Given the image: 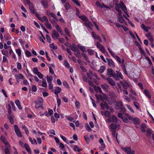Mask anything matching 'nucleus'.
<instances>
[{
  "instance_id": "nucleus-1",
  "label": "nucleus",
  "mask_w": 154,
  "mask_h": 154,
  "mask_svg": "<svg viewBox=\"0 0 154 154\" xmlns=\"http://www.w3.org/2000/svg\"><path fill=\"white\" fill-rule=\"evenodd\" d=\"M116 73H114L113 77L116 80H119L120 79H123V76L122 75L121 73L119 71L116 70Z\"/></svg>"
},
{
  "instance_id": "nucleus-2",
  "label": "nucleus",
  "mask_w": 154,
  "mask_h": 154,
  "mask_svg": "<svg viewBox=\"0 0 154 154\" xmlns=\"http://www.w3.org/2000/svg\"><path fill=\"white\" fill-rule=\"evenodd\" d=\"M121 148L123 151L126 152L128 154H134L135 153V151L134 150L131 151V148L130 147H127L126 148L122 147Z\"/></svg>"
},
{
  "instance_id": "nucleus-3",
  "label": "nucleus",
  "mask_w": 154,
  "mask_h": 154,
  "mask_svg": "<svg viewBox=\"0 0 154 154\" xmlns=\"http://www.w3.org/2000/svg\"><path fill=\"white\" fill-rule=\"evenodd\" d=\"M116 106L118 108L121 110V111L123 113L125 112V109L124 107L122 102L120 101L117 103Z\"/></svg>"
},
{
  "instance_id": "nucleus-4",
  "label": "nucleus",
  "mask_w": 154,
  "mask_h": 154,
  "mask_svg": "<svg viewBox=\"0 0 154 154\" xmlns=\"http://www.w3.org/2000/svg\"><path fill=\"white\" fill-rule=\"evenodd\" d=\"M29 3L28 5H29V8L31 13L32 14L35 13L36 11L35 9V7L33 4L30 2H29Z\"/></svg>"
},
{
  "instance_id": "nucleus-5",
  "label": "nucleus",
  "mask_w": 154,
  "mask_h": 154,
  "mask_svg": "<svg viewBox=\"0 0 154 154\" xmlns=\"http://www.w3.org/2000/svg\"><path fill=\"white\" fill-rule=\"evenodd\" d=\"M107 121L109 122H117L118 119L116 116L112 115L111 117L107 119Z\"/></svg>"
},
{
  "instance_id": "nucleus-6",
  "label": "nucleus",
  "mask_w": 154,
  "mask_h": 154,
  "mask_svg": "<svg viewBox=\"0 0 154 154\" xmlns=\"http://www.w3.org/2000/svg\"><path fill=\"white\" fill-rule=\"evenodd\" d=\"M106 60H107L108 65L109 66H112L113 68L115 67V63L112 59L107 58Z\"/></svg>"
},
{
  "instance_id": "nucleus-7",
  "label": "nucleus",
  "mask_w": 154,
  "mask_h": 154,
  "mask_svg": "<svg viewBox=\"0 0 154 154\" xmlns=\"http://www.w3.org/2000/svg\"><path fill=\"white\" fill-rule=\"evenodd\" d=\"M46 13L49 17H52L56 21H58V19L57 18L56 15L54 13L51 12L48 10L47 11Z\"/></svg>"
},
{
  "instance_id": "nucleus-8",
  "label": "nucleus",
  "mask_w": 154,
  "mask_h": 154,
  "mask_svg": "<svg viewBox=\"0 0 154 154\" xmlns=\"http://www.w3.org/2000/svg\"><path fill=\"white\" fill-rule=\"evenodd\" d=\"M120 82L125 90H126L128 88L130 87L129 85L127 82H123L122 81H120Z\"/></svg>"
},
{
  "instance_id": "nucleus-9",
  "label": "nucleus",
  "mask_w": 154,
  "mask_h": 154,
  "mask_svg": "<svg viewBox=\"0 0 154 154\" xmlns=\"http://www.w3.org/2000/svg\"><path fill=\"white\" fill-rule=\"evenodd\" d=\"M115 72L111 68H108L107 71V75L109 77H112Z\"/></svg>"
},
{
  "instance_id": "nucleus-10",
  "label": "nucleus",
  "mask_w": 154,
  "mask_h": 154,
  "mask_svg": "<svg viewBox=\"0 0 154 154\" xmlns=\"http://www.w3.org/2000/svg\"><path fill=\"white\" fill-rule=\"evenodd\" d=\"M100 106L101 108L103 109H108L109 108V106L106 101L101 103Z\"/></svg>"
},
{
  "instance_id": "nucleus-11",
  "label": "nucleus",
  "mask_w": 154,
  "mask_h": 154,
  "mask_svg": "<svg viewBox=\"0 0 154 154\" xmlns=\"http://www.w3.org/2000/svg\"><path fill=\"white\" fill-rule=\"evenodd\" d=\"M59 35V34L57 32L55 29L53 30L52 36L53 38H57L58 37Z\"/></svg>"
},
{
  "instance_id": "nucleus-12",
  "label": "nucleus",
  "mask_w": 154,
  "mask_h": 154,
  "mask_svg": "<svg viewBox=\"0 0 154 154\" xmlns=\"http://www.w3.org/2000/svg\"><path fill=\"white\" fill-rule=\"evenodd\" d=\"M41 3L45 8H48V3L46 0H42Z\"/></svg>"
},
{
  "instance_id": "nucleus-13",
  "label": "nucleus",
  "mask_w": 154,
  "mask_h": 154,
  "mask_svg": "<svg viewBox=\"0 0 154 154\" xmlns=\"http://www.w3.org/2000/svg\"><path fill=\"white\" fill-rule=\"evenodd\" d=\"M94 74L91 70H89V72L86 73V75L90 79H92L93 77L94 76Z\"/></svg>"
},
{
  "instance_id": "nucleus-14",
  "label": "nucleus",
  "mask_w": 154,
  "mask_h": 154,
  "mask_svg": "<svg viewBox=\"0 0 154 154\" xmlns=\"http://www.w3.org/2000/svg\"><path fill=\"white\" fill-rule=\"evenodd\" d=\"M106 79L108 81V83L111 85L114 86L115 85L114 81L110 77H107Z\"/></svg>"
},
{
  "instance_id": "nucleus-15",
  "label": "nucleus",
  "mask_w": 154,
  "mask_h": 154,
  "mask_svg": "<svg viewBox=\"0 0 154 154\" xmlns=\"http://www.w3.org/2000/svg\"><path fill=\"white\" fill-rule=\"evenodd\" d=\"M133 123L135 125H139L140 123V119L137 117H135L133 118Z\"/></svg>"
},
{
  "instance_id": "nucleus-16",
  "label": "nucleus",
  "mask_w": 154,
  "mask_h": 154,
  "mask_svg": "<svg viewBox=\"0 0 154 154\" xmlns=\"http://www.w3.org/2000/svg\"><path fill=\"white\" fill-rule=\"evenodd\" d=\"M120 6L121 9L123 11L125 14L127 15L129 17V15L128 14V11L127 10V8L126 6L125 5V7L123 5H121Z\"/></svg>"
},
{
  "instance_id": "nucleus-17",
  "label": "nucleus",
  "mask_w": 154,
  "mask_h": 154,
  "mask_svg": "<svg viewBox=\"0 0 154 154\" xmlns=\"http://www.w3.org/2000/svg\"><path fill=\"white\" fill-rule=\"evenodd\" d=\"M144 93L145 94L146 96L149 99L151 98V96L148 91L147 89H145L144 91Z\"/></svg>"
},
{
  "instance_id": "nucleus-18",
  "label": "nucleus",
  "mask_w": 154,
  "mask_h": 154,
  "mask_svg": "<svg viewBox=\"0 0 154 154\" xmlns=\"http://www.w3.org/2000/svg\"><path fill=\"white\" fill-rule=\"evenodd\" d=\"M146 127V125L145 123H142L140 127V129L142 132H145L146 130L145 128Z\"/></svg>"
},
{
  "instance_id": "nucleus-19",
  "label": "nucleus",
  "mask_w": 154,
  "mask_h": 154,
  "mask_svg": "<svg viewBox=\"0 0 154 154\" xmlns=\"http://www.w3.org/2000/svg\"><path fill=\"white\" fill-rule=\"evenodd\" d=\"M79 17L84 22H86L88 20L87 17L85 15H79Z\"/></svg>"
},
{
  "instance_id": "nucleus-20",
  "label": "nucleus",
  "mask_w": 154,
  "mask_h": 154,
  "mask_svg": "<svg viewBox=\"0 0 154 154\" xmlns=\"http://www.w3.org/2000/svg\"><path fill=\"white\" fill-rule=\"evenodd\" d=\"M15 103L19 109L21 110L22 109V108L20 105V102L19 100H16L15 101Z\"/></svg>"
},
{
  "instance_id": "nucleus-21",
  "label": "nucleus",
  "mask_w": 154,
  "mask_h": 154,
  "mask_svg": "<svg viewBox=\"0 0 154 154\" xmlns=\"http://www.w3.org/2000/svg\"><path fill=\"white\" fill-rule=\"evenodd\" d=\"M24 146L25 149L27 151V152L31 154V151L29 145L27 143H26L24 144Z\"/></svg>"
},
{
  "instance_id": "nucleus-22",
  "label": "nucleus",
  "mask_w": 154,
  "mask_h": 154,
  "mask_svg": "<svg viewBox=\"0 0 154 154\" xmlns=\"http://www.w3.org/2000/svg\"><path fill=\"white\" fill-rule=\"evenodd\" d=\"M111 130L116 131L117 128V125L116 124L112 123L110 125Z\"/></svg>"
},
{
  "instance_id": "nucleus-23",
  "label": "nucleus",
  "mask_w": 154,
  "mask_h": 154,
  "mask_svg": "<svg viewBox=\"0 0 154 154\" xmlns=\"http://www.w3.org/2000/svg\"><path fill=\"white\" fill-rule=\"evenodd\" d=\"M61 91V88L59 87H57L54 93L55 94L57 95V94L60 93Z\"/></svg>"
},
{
  "instance_id": "nucleus-24",
  "label": "nucleus",
  "mask_w": 154,
  "mask_h": 154,
  "mask_svg": "<svg viewBox=\"0 0 154 154\" xmlns=\"http://www.w3.org/2000/svg\"><path fill=\"white\" fill-rule=\"evenodd\" d=\"M141 27L146 32H148L149 29H150L149 27H147L143 24H141Z\"/></svg>"
},
{
  "instance_id": "nucleus-25",
  "label": "nucleus",
  "mask_w": 154,
  "mask_h": 154,
  "mask_svg": "<svg viewBox=\"0 0 154 154\" xmlns=\"http://www.w3.org/2000/svg\"><path fill=\"white\" fill-rule=\"evenodd\" d=\"M82 56L84 57L85 60L88 63L90 62V61L88 59V58L87 57L85 54L84 53H81Z\"/></svg>"
},
{
  "instance_id": "nucleus-26",
  "label": "nucleus",
  "mask_w": 154,
  "mask_h": 154,
  "mask_svg": "<svg viewBox=\"0 0 154 154\" xmlns=\"http://www.w3.org/2000/svg\"><path fill=\"white\" fill-rule=\"evenodd\" d=\"M48 83H52V81L53 80L52 77L51 76L47 75L46 77Z\"/></svg>"
},
{
  "instance_id": "nucleus-27",
  "label": "nucleus",
  "mask_w": 154,
  "mask_h": 154,
  "mask_svg": "<svg viewBox=\"0 0 154 154\" xmlns=\"http://www.w3.org/2000/svg\"><path fill=\"white\" fill-rule=\"evenodd\" d=\"M12 116H11L10 115H8L7 116V117L10 123L11 124H13L14 123V120Z\"/></svg>"
},
{
  "instance_id": "nucleus-28",
  "label": "nucleus",
  "mask_w": 154,
  "mask_h": 154,
  "mask_svg": "<svg viewBox=\"0 0 154 154\" xmlns=\"http://www.w3.org/2000/svg\"><path fill=\"white\" fill-rule=\"evenodd\" d=\"M105 67L104 66H100V69L98 70V71L100 73H102L104 72Z\"/></svg>"
},
{
  "instance_id": "nucleus-29",
  "label": "nucleus",
  "mask_w": 154,
  "mask_h": 154,
  "mask_svg": "<svg viewBox=\"0 0 154 154\" xmlns=\"http://www.w3.org/2000/svg\"><path fill=\"white\" fill-rule=\"evenodd\" d=\"M42 22H48L49 21L48 19L46 16H43L42 18V20H40Z\"/></svg>"
},
{
  "instance_id": "nucleus-30",
  "label": "nucleus",
  "mask_w": 154,
  "mask_h": 154,
  "mask_svg": "<svg viewBox=\"0 0 154 154\" xmlns=\"http://www.w3.org/2000/svg\"><path fill=\"white\" fill-rule=\"evenodd\" d=\"M22 127V128L24 130L26 134L27 135H28L29 132L28 130L26 127L25 125H24Z\"/></svg>"
},
{
  "instance_id": "nucleus-31",
  "label": "nucleus",
  "mask_w": 154,
  "mask_h": 154,
  "mask_svg": "<svg viewBox=\"0 0 154 154\" xmlns=\"http://www.w3.org/2000/svg\"><path fill=\"white\" fill-rule=\"evenodd\" d=\"M85 26L87 27L88 28L90 29H91V27L90 26H92V23L91 22H88V23H85Z\"/></svg>"
},
{
  "instance_id": "nucleus-32",
  "label": "nucleus",
  "mask_w": 154,
  "mask_h": 154,
  "mask_svg": "<svg viewBox=\"0 0 154 154\" xmlns=\"http://www.w3.org/2000/svg\"><path fill=\"white\" fill-rule=\"evenodd\" d=\"M94 88L96 91L97 92L99 91L100 93H102V91L101 90V88L100 86H98L97 87L95 86V87Z\"/></svg>"
},
{
  "instance_id": "nucleus-33",
  "label": "nucleus",
  "mask_w": 154,
  "mask_h": 154,
  "mask_svg": "<svg viewBox=\"0 0 154 154\" xmlns=\"http://www.w3.org/2000/svg\"><path fill=\"white\" fill-rule=\"evenodd\" d=\"M29 140L32 144H36L37 143L36 140L35 139L33 140L31 137H29Z\"/></svg>"
},
{
  "instance_id": "nucleus-34",
  "label": "nucleus",
  "mask_w": 154,
  "mask_h": 154,
  "mask_svg": "<svg viewBox=\"0 0 154 154\" xmlns=\"http://www.w3.org/2000/svg\"><path fill=\"white\" fill-rule=\"evenodd\" d=\"M85 127L86 130L88 132L91 131V129L88 123H86L85 124Z\"/></svg>"
},
{
  "instance_id": "nucleus-35",
  "label": "nucleus",
  "mask_w": 154,
  "mask_h": 154,
  "mask_svg": "<svg viewBox=\"0 0 154 154\" xmlns=\"http://www.w3.org/2000/svg\"><path fill=\"white\" fill-rule=\"evenodd\" d=\"M92 37L94 38H100V37H99L98 35H97L94 31L92 32Z\"/></svg>"
},
{
  "instance_id": "nucleus-36",
  "label": "nucleus",
  "mask_w": 154,
  "mask_h": 154,
  "mask_svg": "<svg viewBox=\"0 0 154 154\" xmlns=\"http://www.w3.org/2000/svg\"><path fill=\"white\" fill-rule=\"evenodd\" d=\"M66 10H68L70 8V5L69 3L68 2H66L64 5Z\"/></svg>"
},
{
  "instance_id": "nucleus-37",
  "label": "nucleus",
  "mask_w": 154,
  "mask_h": 154,
  "mask_svg": "<svg viewBox=\"0 0 154 154\" xmlns=\"http://www.w3.org/2000/svg\"><path fill=\"white\" fill-rule=\"evenodd\" d=\"M45 25L46 27L49 29H52V27L51 24L48 22H45Z\"/></svg>"
},
{
  "instance_id": "nucleus-38",
  "label": "nucleus",
  "mask_w": 154,
  "mask_h": 154,
  "mask_svg": "<svg viewBox=\"0 0 154 154\" xmlns=\"http://www.w3.org/2000/svg\"><path fill=\"white\" fill-rule=\"evenodd\" d=\"M16 52L17 54L19 57H20L21 56V51L20 49H18L16 50Z\"/></svg>"
},
{
  "instance_id": "nucleus-39",
  "label": "nucleus",
  "mask_w": 154,
  "mask_h": 154,
  "mask_svg": "<svg viewBox=\"0 0 154 154\" xmlns=\"http://www.w3.org/2000/svg\"><path fill=\"white\" fill-rule=\"evenodd\" d=\"M64 31L65 33L67 35L69 36V37H70V35L69 33V32L68 29L66 28L65 27L64 28Z\"/></svg>"
},
{
  "instance_id": "nucleus-40",
  "label": "nucleus",
  "mask_w": 154,
  "mask_h": 154,
  "mask_svg": "<svg viewBox=\"0 0 154 154\" xmlns=\"http://www.w3.org/2000/svg\"><path fill=\"white\" fill-rule=\"evenodd\" d=\"M87 52H88V54L90 55H93L94 52V51L93 50H92L91 49H88Z\"/></svg>"
},
{
  "instance_id": "nucleus-41",
  "label": "nucleus",
  "mask_w": 154,
  "mask_h": 154,
  "mask_svg": "<svg viewBox=\"0 0 154 154\" xmlns=\"http://www.w3.org/2000/svg\"><path fill=\"white\" fill-rule=\"evenodd\" d=\"M82 78L83 80L86 82H88V81H89L88 77L85 75H83L82 76Z\"/></svg>"
},
{
  "instance_id": "nucleus-42",
  "label": "nucleus",
  "mask_w": 154,
  "mask_h": 154,
  "mask_svg": "<svg viewBox=\"0 0 154 154\" xmlns=\"http://www.w3.org/2000/svg\"><path fill=\"white\" fill-rule=\"evenodd\" d=\"M17 135L19 137H22V135L20 130L15 131Z\"/></svg>"
},
{
  "instance_id": "nucleus-43",
  "label": "nucleus",
  "mask_w": 154,
  "mask_h": 154,
  "mask_svg": "<svg viewBox=\"0 0 154 154\" xmlns=\"http://www.w3.org/2000/svg\"><path fill=\"white\" fill-rule=\"evenodd\" d=\"M126 106L127 107V108L131 112H132L133 113H134V111L132 108L129 105H126Z\"/></svg>"
},
{
  "instance_id": "nucleus-44",
  "label": "nucleus",
  "mask_w": 154,
  "mask_h": 154,
  "mask_svg": "<svg viewBox=\"0 0 154 154\" xmlns=\"http://www.w3.org/2000/svg\"><path fill=\"white\" fill-rule=\"evenodd\" d=\"M84 138L86 141L88 143H89L90 141V140L89 138L88 137V135H85L84 136Z\"/></svg>"
},
{
  "instance_id": "nucleus-45",
  "label": "nucleus",
  "mask_w": 154,
  "mask_h": 154,
  "mask_svg": "<svg viewBox=\"0 0 154 154\" xmlns=\"http://www.w3.org/2000/svg\"><path fill=\"white\" fill-rule=\"evenodd\" d=\"M25 54L27 57H30L31 55V52L28 50H26L25 52Z\"/></svg>"
},
{
  "instance_id": "nucleus-46",
  "label": "nucleus",
  "mask_w": 154,
  "mask_h": 154,
  "mask_svg": "<svg viewBox=\"0 0 154 154\" xmlns=\"http://www.w3.org/2000/svg\"><path fill=\"white\" fill-rule=\"evenodd\" d=\"M122 119L123 121L125 123H127L129 122V120L125 116H123L122 118Z\"/></svg>"
},
{
  "instance_id": "nucleus-47",
  "label": "nucleus",
  "mask_w": 154,
  "mask_h": 154,
  "mask_svg": "<svg viewBox=\"0 0 154 154\" xmlns=\"http://www.w3.org/2000/svg\"><path fill=\"white\" fill-rule=\"evenodd\" d=\"M104 115L106 117H109L110 116L111 114L110 112L107 111L105 112Z\"/></svg>"
},
{
  "instance_id": "nucleus-48",
  "label": "nucleus",
  "mask_w": 154,
  "mask_h": 154,
  "mask_svg": "<svg viewBox=\"0 0 154 154\" xmlns=\"http://www.w3.org/2000/svg\"><path fill=\"white\" fill-rule=\"evenodd\" d=\"M10 149L9 147H6L5 149V152L6 154H10Z\"/></svg>"
},
{
  "instance_id": "nucleus-49",
  "label": "nucleus",
  "mask_w": 154,
  "mask_h": 154,
  "mask_svg": "<svg viewBox=\"0 0 154 154\" xmlns=\"http://www.w3.org/2000/svg\"><path fill=\"white\" fill-rule=\"evenodd\" d=\"M33 72L35 74H36L37 73L39 72V71H38L37 68L35 67L33 68Z\"/></svg>"
},
{
  "instance_id": "nucleus-50",
  "label": "nucleus",
  "mask_w": 154,
  "mask_h": 154,
  "mask_svg": "<svg viewBox=\"0 0 154 154\" xmlns=\"http://www.w3.org/2000/svg\"><path fill=\"white\" fill-rule=\"evenodd\" d=\"M49 47L54 49H57V46H55L53 43L49 45Z\"/></svg>"
},
{
  "instance_id": "nucleus-51",
  "label": "nucleus",
  "mask_w": 154,
  "mask_h": 154,
  "mask_svg": "<svg viewBox=\"0 0 154 154\" xmlns=\"http://www.w3.org/2000/svg\"><path fill=\"white\" fill-rule=\"evenodd\" d=\"M99 49L100 50V51L103 53H105V49L103 46L102 45L101 47H100L99 48Z\"/></svg>"
},
{
  "instance_id": "nucleus-52",
  "label": "nucleus",
  "mask_w": 154,
  "mask_h": 154,
  "mask_svg": "<svg viewBox=\"0 0 154 154\" xmlns=\"http://www.w3.org/2000/svg\"><path fill=\"white\" fill-rule=\"evenodd\" d=\"M95 96L96 97L97 99L98 100L100 98V100H103V97L101 94H99L98 95L97 94H96Z\"/></svg>"
},
{
  "instance_id": "nucleus-53",
  "label": "nucleus",
  "mask_w": 154,
  "mask_h": 154,
  "mask_svg": "<svg viewBox=\"0 0 154 154\" xmlns=\"http://www.w3.org/2000/svg\"><path fill=\"white\" fill-rule=\"evenodd\" d=\"M64 64H65V66L66 67H67L68 68H69V67H70L69 64L66 60H65Z\"/></svg>"
},
{
  "instance_id": "nucleus-54",
  "label": "nucleus",
  "mask_w": 154,
  "mask_h": 154,
  "mask_svg": "<svg viewBox=\"0 0 154 154\" xmlns=\"http://www.w3.org/2000/svg\"><path fill=\"white\" fill-rule=\"evenodd\" d=\"M38 102L40 103H43V100L42 98L41 97H38Z\"/></svg>"
},
{
  "instance_id": "nucleus-55",
  "label": "nucleus",
  "mask_w": 154,
  "mask_h": 154,
  "mask_svg": "<svg viewBox=\"0 0 154 154\" xmlns=\"http://www.w3.org/2000/svg\"><path fill=\"white\" fill-rule=\"evenodd\" d=\"M77 48L76 47H73L72 46H70V49L73 52H75L76 51Z\"/></svg>"
},
{
  "instance_id": "nucleus-56",
  "label": "nucleus",
  "mask_w": 154,
  "mask_h": 154,
  "mask_svg": "<svg viewBox=\"0 0 154 154\" xmlns=\"http://www.w3.org/2000/svg\"><path fill=\"white\" fill-rule=\"evenodd\" d=\"M90 98L91 100L92 101V102L93 105V106L94 107H97V105L95 103V102L94 100L91 97H90Z\"/></svg>"
},
{
  "instance_id": "nucleus-57",
  "label": "nucleus",
  "mask_w": 154,
  "mask_h": 154,
  "mask_svg": "<svg viewBox=\"0 0 154 154\" xmlns=\"http://www.w3.org/2000/svg\"><path fill=\"white\" fill-rule=\"evenodd\" d=\"M36 75H38V77L40 79H42L43 77V75L40 72H39Z\"/></svg>"
},
{
  "instance_id": "nucleus-58",
  "label": "nucleus",
  "mask_w": 154,
  "mask_h": 154,
  "mask_svg": "<svg viewBox=\"0 0 154 154\" xmlns=\"http://www.w3.org/2000/svg\"><path fill=\"white\" fill-rule=\"evenodd\" d=\"M124 20V19L123 18L122 16H121V17H119V21L120 23H122Z\"/></svg>"
},
{
  "instance_id": "nucleus-59",
  "label": "nucleus",
  "mask_w": 154,
  "mask_h": 154,
  "mask_svg": "<svg viewBox=\"0 0 154 154\" xmlns=\"http://www.w3.org/2000/svg\"><path fill=\"white\" fill-rule=\"evenodd\" d=\"M17 68L19 70H20L22 68V66L21 63H17Z\"/></svg>"
},
{
  "instance_id": "nucleus-60",
  "label": "nucleus",
  "mask_w": 154,
  "mask_h": 154,
  "mask_svg": "<svg viewBox=\"0 0 154 154\" xmlns=\"http://www.w3.org/2000/svg\"><path fill=\"white\" fill-rule=\"evenodd\" d=\"M36 17L40 20H42V18L40 16L39 14L37 13V12H36L35 13H34Z\"/></svg>"
},
{
  "instance_id": "nucleus-61",
  "label": "nucleus",
  "mask_w": 154,
  "mask_h": 154,
  "mask_svg": "<svg viewBox=\"0 0 154 154\" xmlns=\"http://www.w3.org/2000/svg\"><path fill=\"white\" fill-rule=\"evenodd\" d=\"M134 106L136 107L137 109H140V107H139V104L138 103H137L136 102L134 101Z\"/></svg>"
},
{
  "instance_id": "nucleus-62",
  "label": "nucleus",
  "mask_w": 154,
  "mask_h": 154,
  "mask_svg": "<svg viewBox=\"0 0 154 154\" xmlns=\"http://www.w3.org/2000/svg\"><path fill=\"white\" fill-rule=\"evenodd\" d=\"M96 5L97 6L100 7L101 8H102V6L99 1H97L96 2Z\"/></svg>"
},
{
  "instance_id": "nucleus-63",
  "label": "nucleus",
  "mask_w": 154,
  "mask_h": 154,
  "mask_svg": "<svg viewBox=\"0 0 154 154\" xmlns=\"http://www.w3.org/2000/svg\"><path fill=\"white\" fill-rule=\"evenodd\" d=\"M125 115L126 116H127L129 119L131 120L132 119V117L130 115L126 113H125Z\"/></svg>"
},
{
  "instance_id": "nucleus-64",
  "label": "nucleus",
  "mask_w": 154,
  "mask_h": 154,
  "mask_svg": "<svg viewBox=\"0 0 154 154\" xmlns=\"http://www.w3.org/2000/svg\"><path fill=\"white\" fill-rule=\"evenodd\" d=\"M73 2L75 3L76 5L79 6H80V4L79 3L78 0H74Z\"/></svg>"
}]
</instances>
